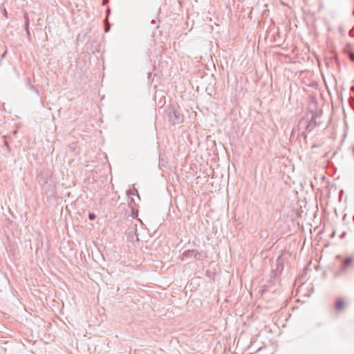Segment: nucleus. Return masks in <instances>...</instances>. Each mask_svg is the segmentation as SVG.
<instances>
[{"mask_svg": "<svg viewBox=\"0 0 354 354\" xmlns=\"http://www.w3.org/2000/svg\"><path fill=\"white\" fill-rule=\"evenodd\" d=\"M306 133H308V116L303 117L299 120L297 127L292 131V136L297 135L306 138Z\"/></svg>", "mask_w": 354, "mask_h": 354, "instance_id": "f257e3e1", "label": "nucleus"}, {"mask_svg": "<svg viewBox=\"0 0 354 354\" xmlns=\"http://www.w3.org/2000/svg\"><path fill=\"white\" fill-rule=\"evenodd\" d=\"M192 258H194L195 260H200L201 254L196 250H187L183 252L181 257L183 261H187Z\"/></svg>", "mask_w": 354, "mask_h": 354, "instance_id": "f03ea898", "label": "nucleus"}, {"mask_svg": "<svg viewBox=\"0 0 354 354\" xmlns=\"http://www.w3.org/2000/svg\"><path fill=\"white\" fill-rule=\"evenodd\" d=\"M319 113L317 112H311V117L309 118L308 117V132H310L313 129L320 124V122L317 121V118L319 117Z\"/></svg>", "mask_w": 354, "mask_h": 354, "instance_id": "7ed1b4c3", "label": "nucleus"}, {"mask_svg": "<svg viewBox=\"0 0 354 354\" xmlns=\"http://www.w3.org/2000/svg\"><path fill=\"white\" fill-rule=\"evenodd\" d=\"M168 116L169 121L174 124L182 121L180 113L173 106L169 109Z\"/></svg>", "mask_w": 354, "mask_h": 354, "instance_id": "20e7f679", "label": "nucleus"}, {"mask_svg": "<svg viewBox=\"0 0 354 354\" xmlns=\"http://www.w3.org/2000/svg\"><path fill=\"white\" fill-rule=\"evenodd\" d=\"M353 258L352 257H347L344 259V262L342 263L341 270L345 271L348 267H350L352 264Z\"/></svg>", "mask_w": 354, "mask_h": 354, "instance_id": "39448f33", "label": "nucleus"}, {"mask_svg": "<svg viewBox=\"0 0 354 354\" xmlns=\"http://www.w3.org/2000/svg\"><path fill=\"white\" fill-rule=\"evenodd\" d=\"M346 306V304L344 302L343 299H339L336 301L335 308L337 310H341Z\"/></svg>", "mask_w": 354, "mask_h": 354, "instance_id": "423d86ee", "label": "nucleus"}, {"mask_svg": "<svg viewBox=\"0 0 354 354\" xmlns=\"http://www.w3.org/2000/svg\"><path fill=\"white\" fill-rule=\"evenodd\" d=\"M24 20H25V29L28 30L29 29V18L27 14L24 15Z\"/></svg>", "mask_w": 354, "mask_h": 354, "instance_id": "0eeeda50", "label": "nucleus"}, {"mask_svg": "<svg viewBox=\"0 0 354 354\" xmlns=\"http://www.w3.org/2000/svg\"><path fill=\"white\" fill-rule=\"evenodd\" d=\"M136 230V225H135L133 227H129L128 230V234L129 235Z\"/></svg>", "mask_w": 354, "mask_h": 354, "instance_id": "6e6552de", "label": "nucleus"}, {"mask_svg": "<svg viewBox=\"0 0 354 354\" xmlns=\"http://www.w3.org/2000/svg\"><path fill=\"white\" fill-rule=\"evenodd\" d=\"M127 193H128L129 195L137 194L138 196L139 197V195L138 194V191L136 189H134L132 192L129 190Z\"/></svg>", "mask_w": 354, "mask_h": 354, "instance_id": "1a4fd4ad", "label": "nucleus"}, {"mask_svg": "<svg viewBox=\"0 0 354 354\" xmlns=\"http://www.w3.org/2000/svg\"><path fill=\"white\" fill-rule=\"evenodd\" d=\"M95 217H96V216H95V214H93V213H89V214H88V219H89L90 221H93V220L95 218Z\"/></svg>", "mask_w": 354, "mask_h": 354, "instance_id": "9d476101", "label": "nucleus"}, {"mask_svg": "<svg viewBox=\"0 0 354 354\" xmlns=\"http://www.w3.org/2000/svg\"><path fill=\"white\" fill-rule=\"evenodd\" d=\"M349 58L351 61L354 62V53H351L349 55Z\"/></svg>", "mask_w": 354, "mask_h": 354, "instance_id": "9b49d317", "label": "nucleus"}, {"mask_svg": "<svg viewBox=\"0 0 354 354\" xmlns=\"http://www.w3.org/2000/svg\"><path fill=\"white\" fill-rule=\"evenodd\" d=\"M27 84L30 86V88H31L32 89H34V88H34V86H33L32 85H31V84H30V78H28V79H27Z\"/></svg>", "mask_w": 354, "mask_h": 354, "instance_id": "f8f14e48", "label": "nucleus"}, {"mask_svg": "<svg viewBox=\"0 0 354 354\" xmlns=\"http://www.w3.org/2000/svg\"><path fill=\"white\" fill-rule=\"evenodd\" d=\"M3 15L7 18L8 17V12L6 9L3 10Z\"/></svg>", "mask_w": 354, "mask_h": 354, "instance_id": "ddd939ff", "label": "nucleus"}, {"mask_svg": "<svg viewBox=\"0 0 354 354\" xmlns=\"http://www.w3.org/2000/svg\"><path fill=\"white\" fill-rule=\"evenodd\" d=\"M26 31L27 36H28V37H30V30H29V29H28V30H26Z\"/></svg>", "mask_w": 354, "mask_h": 354, "instance_id": "4468645a", "label": "nucleus"}, {"mask_svg": "<svg viewBox=\"0 0 354 354\" xmlns=\"http://www.w3.org/2000/svg\"><path fill=\"white\" fill-rule=\"evenodd\" d=\"M109 26L105 27V32H108L109 30Z\"/></svg>", "mask_w": 354, "mask_h": 354, "instance_id": "2eb2a0df", "label": "nucleus"}, {"mask_svg": "<svg viewBox=\"0 0 354 354\" xmlns=\"http://www.w3.org/2000/svg\"><path fill=\"white\" fill-rule=\"evenodd\" d=\"M6 53V50L4 52V53L1 55V58L4 57L5 54Z\"/></svg>", "mask_w": 354, "mask_h": 354, "instance_id": "dca6fc26", "label": "nucleus"}, {"mask_svg": "<svg viewBox=\"0 0 354 354\" xmlns=\"http://www.w3.org/2000/svg\"><path fill=\"white\" fill-rule=\"evenodd\" d=\"M35 91L37 94H39V91L37 89H35Z\"/></svg>", "mask_w": 354, "mask_h": 354, "instance_id": "f3484780", "label": "nucleus"}, {"mask_svg": "<svg viewBox=\"0 0 354 354\" xmlns=\"http://www.w3.org/2000/svg\"><path fill=\"white\" fill-rule=\"evenodd\" d=\"M353 15L354 16V10L353 11Z\"/></svg>", "mask_w": 354, "mask_h": 354, "instance_id": "a211bd4d", "label": "nucleus"}, {"mask_svg": "<svg viewBox=\"0 0 354 354\" xmlns=\"http://www.w3.org/2000/svg\"><path fill=\"white\" fill-rule=\"evenodd\" d=\"M353 221H354V216H353Z\"/></svg>", "mask_w": 354, "mask_h": 354, "instance_id": "6ab92c4d", "label": "nucleus"}]
</instances>
